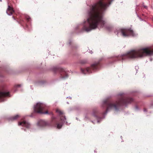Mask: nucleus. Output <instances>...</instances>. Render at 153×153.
<instances>
[{
	"mask_svg": "<svg viewBox=\"0 0 153 153\" xmlns=\"http://www.w3.org/2000/svg\"><path fill=\"white\" fill-rule=\"evenodd\" d=\"M112 0H100L94 4L88 11V17L85 22L83 29L89 31L97 27L98 25L102 27L105 22L103 20V11L105 10Z\"/></svg>",
	"mask_w": 153,
	"mask_h": 153,
	"instance_id": "nucleus-1",
	"label": "nucleus"
},
{
	"mask_svg": "<svg viewBox=\"0 0 153 153\" xmlns=\"http://www.w3.org/2000/svg\"><path fill=\"white\" fill-rule=\"evenodd\" d=\"M133 100L132 98L126 97L124 94H120L115 101L107 99L103 101L102 105V107L105 109L103 114H106L108 110L111 109L118 111L121 105L130 103Z\"/></svg>",
	"mask_w": 153,
	"mask_h": 153,
	"instance_id": "nucleus-2",
	"label": "nucleus"
},
{
	"mask_svg": "<svg viewBox=\"0 0 153 153\" xmlns=\"http://www.w3.org/2000/svg\"><path fill=\"white\" fill-rule=\"evenodd\" d=\"M153 54V49L150 48H143L138 50H132L127 53L117 58L118 60H123L128 59H134L141 57Z\"/></svg>",
	"mask_w": 153,
	"mask_h": 153,
	"instance_id": "nucleus-3",
	"label": "nucleus"
},
{
	"mask_svg": "<svg viewBox=\"0 0 153 153\" xmlns=\"http://www.w3.org/2000/svg\"><path fill=\"white\" fill-rule=\"evenodd\" d=\"M56 112L60 116L61 120L58 121L54 117H52L51 123L54 126L56 127L57 128L60 129L61 128L63 124L62 121H64L65 119V117L63 116V113L62 111L59 109H57Z\"/></svg>",
	"mask_w": 153,
	"mask_h": 153,
	"instance_id": "nucleus-4",
	"label": "nucleus"
},
{
	"mask_svg": "<svg viewBox=\"0 0 153 153\" xmlns=\"http://www.w3.org/2000/svg\"><path fill=\"white\" fill-rule=\"evenodd\" d=\"M100 65L99 62H96L92 65L90 67H88L85 69H81V71L82 73L84 74L86 73H90L91 72V70H94L97 69Z\"/></svg>",
	"mask_w": 153,
	"mask_h": 153,
	"instance_id": "nucleus-5",
	"label": "nucleus"
},
{
	"mask_svg": "<svg viewBox=\"0 0 153 153\" xmlns=\"http://www.w3.org/2000/svg\"><path fill=\"white\" fill-rule=\"evenodd\" d=\"M34 109L35 111L39 113L47 114L48 111H45V106L42 104L39 103H37Z\"/></svg>",
	"mask_w": 153,
	"mask_h": 153,
	"instance_id": "nucleus-6",
	"label": "nucleus"
},
{
	"mask_svg": "<svg viewBox=\"0 0 153 153\" xmlns=\"http://www.w3.org/2000/svg\"><path fill=\"white\" fill-rule=\"evenodd\" d=\"M121 31L123 36L124 37L128 36H133L134 35L133 30L131 29H122Z\"/></svg>",
	"mask_w": 153,
	"mask_h": 153,
	"instance_id": "nucleus-7",
	"label": "nucleus"
},
{
	"mask_svg": "<svg viewBox=\"0 0 153 153\" xmlns=\"http://www.w3.org/2000/svg\"><path fill=\"white\" fill-rule=\"evenodd\" d=\"M18 125L22 126H24L27 128H29L30 127V124L25 120H22L21 121L19 122L18 123Z\"/></svg>",
	"mask_w": 153,
	"mask_h": 153,
	"instance_id": "nucleus-8",
	"label": "nucleus"
},
{
	"mask_svg": "<svg viewBox=\"0 0 153 153\" xmlns=\"http://www.w3.org/2000/svg\"><path fill=\"white\" fill-rule=\"evenodd\" d=\"M38 125L41 127L49 125V123L47 121L43 120H39L38 122Z\"/></svg>",
	"mask_w": 153,
	"mask_h": 153,
	"instance_id": "nucleus-9",
	"label": "nucleus"
},
{
	"mask_svg": "<svg viewBox=\"0 0 153 153\" xmlns=\"http://www.w3.org/2000/svg\"><path fill=\"white\" fill-rule=\"evenodd\" d=\"M60 72L61 76L62 78H66L68 77V74L64 69H61Z\"/></svg>",
	"mask_w": 153,
	"mask_h": 153,
	"instance_id": "nucleus-10",
	"label": "nucleus"
},
{
	"mask_svg": "<svg viewBox=\"0 0 153 153\" xmlns=\"http://www.w3.org/2000/svg\"><path fill=\"white\" fill-rule=\"evenodd\" d=\"M7 13L9 15H12L14 12V11L12 7L8 6V8L7 10Z\"/></svg>",
	"mask_w": 153,
	"mask_h": 153,
	"instance_id": "nucleus-11",
	"label": "nucleus"
},
{
	"mask_svg": "<svg viewBox=\"0 0 153 153\" xmlns=\"http://www.w3.org/2000/svg\"><path fill=\"white\" fill-rule=\"evenodd\" d=\"M9 95V92H5L0 91V99L4 97L8 96Z\"/></svg>",
	"mask_w": 153,
	"mask_h": 153,
	"instance_id": "nucleus-12",
	"label": "nucleus"
},
{
	"mask_svg": "<svg viewBox=\"0 0 153 153\" xmlns=\"http://www.w3.org/2000/svg\"><path fill=\"white\" fill-rule=\"evenodd\" d=\"M16 21L22 25L24 24V21L22 19H17Z\"/></svg>",
	"mask_w": 153,
	"mask_h": 153,
	"instance_id": "nucleus-13",
	"label": "nucleus"
},
{
	"mask_svg": "<svg viewBox=\"0 0 153 153\" xmlns=\"http://www.w3.org/2000/svg\"><path fill=\"white\" fill-rule=\"evenodd\" d=\"M20 116L19 115H16L11 117V119L12 120H15L17 119Z\"/></svg>",
	"mask_w": 153,
	"mask_h": 153,
	"instance_id": "nucleus-14",
	"label": "nucleus"
},
{
	"mask_svg": "<svg viewBox=\"0 0 153 153\" xmlns=\"http://www.w3.org/2000/svg\"><path fill=\"white\" fill-rule=\"evenodd\" d=\"M44 82L43 81H38L36 82V84L37 85H40L43 84Z\"/></svg>",
	"mask_w": 153,
	"mask_h": 153,
	"instance_id": "nucleus-15",
	"label": "nucleus"
},
{
	"mask_svg": "<svg viewBox=\"0 0 153 153\" xmlns=\"http://www.w3.org/2000/svg\"><path fill=\"white\" fill-rule=\"evenodd\" d=\"M97 111L96 110H93L92 113V115L95 117H97Z\"/></svg>",
	"mask_w": 153,
	"mask_h": 153,
	"instance_id": "nucleus-16",
	"label": "nucleus"
},
{
	"mask_svg": "<svg viewBox=\"0 0 153 153\" xmlns=\"http://www.w3.org/2000/svg\"><path fill=\"white\" fill-rule=\"evenodd\" d=\"M26 19L27 20V21L28 22H29L30 21L31 19L29 16H26Z\"/></svg>",
	"mask_w": 153,
	"mask_h": 153,
	"instance_id": "nucleus-17",
	"label": "nucleus"
},
{
	"mask_svg": "<svg viewBox=\"0 0 153 153\" xmlns=\"http://www.w3.org/2000/svg\"><path fill=\"white\" fill-rule=\"evenodd\" d=\"M21 86V85H15V87L16 88H18V87H20Z\"/></svg>",
	"mask_w": 153,
	"mask_h": 153,
	"instance_id": "nucleus-18",
	"label": "nucleus"
},
{
	"mask_svg": "<svg viewBox=\"0 0 153 153\" xmlns=\"http://www.w3.org/2000/svg\"><path fill=\"white\" fill-rule=\"evenodd\" d=\"M86 62V61H81V63L82 64H85Z\"/></svg>",
	"mask_w": 153,
	"mask_h": 153,
	"instance_id": "nucleus-19",
	"label": "nucleus"
},
{
	"mask_svg": "<svg viewBox=\"0 0 153 153\" xmlns=\"http://www.w3.org/2000/svg\"><path fill=\"white\" fill-rule=\"evenodd\" d=\"M12 18L14 20H16V18L14 16H13Z\"/></svg>",
	"mask_w": 153,
	"mask_h": 153,
	"instance_id": "nucleus-20",
	"label": "nucleus"
},
{
	"mask_svg": "<svg viewBox=\"0 0 153 153\" xmlns=\"http://www.w3.org/2000/svg\"><path fill=\"white\" fill-rule=\"evenodd\" d=\"M144 111H146V108H144Z\"/></svg>",
	"mask_w": 153,
	"mask_h": 153,
	"instance_id": "nucleus-21",
	"label": "nucleus"
}]
</instances>
